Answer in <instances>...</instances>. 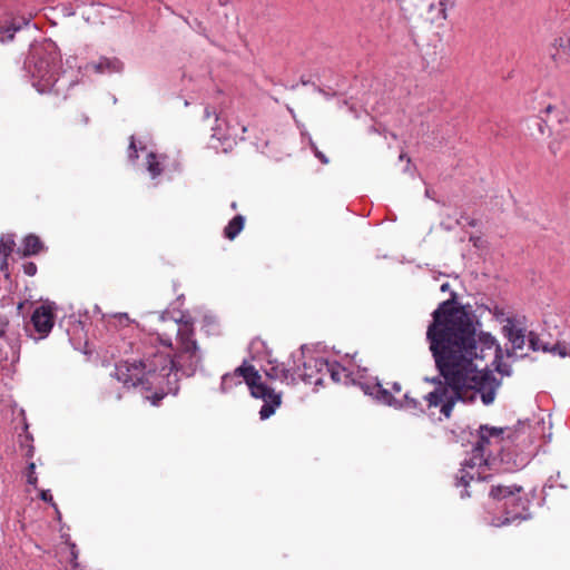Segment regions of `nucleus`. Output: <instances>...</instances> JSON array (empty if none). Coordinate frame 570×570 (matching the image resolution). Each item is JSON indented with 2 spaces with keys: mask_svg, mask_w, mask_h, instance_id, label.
Returning <instances> with one entry per match:
<instances>
[{
  "mask_svg": "<svg viewBox=\"0 0 570 570\" xmlns=\"http://www.w3.org/2000/svg\"><path fill=\"white\" fill-rule=\"evenodd\" d=\"M426 337L435 364L451 390L438 387L429 393L428 407L440 406L448 419L456 400L472 402L480 395L485 405L491 404L494 379L484 361L498 356L500 346L495 338L488 333L476 334L470 315L450 307L448 302L434 311Z\"/></svg>",
  "mask_w": 570,
  "mask_h": 570,
  "instance_id": "1",
  "label": "nucleus"
},
{
  "mask_svg": "<svg viewBox=\"0 0 570 570\" xmlns=\"http://www.w3.org/2000/svg\"><path fill=\"white\" fill-rule=\"evenodd\" d=\"M203 366V353L195 338L191 324L185 322L178 327L177 348L168 353L153 351L138 360H126L115 365L111 376L126 387L140 386L145 399L158 406L168 395L179 392V375L191 377Z\"/></svg>",
  "mask_w": 570,
  "mask_h": 570,
  "instance_id": "2",
  "label": "nucleus"
},
{
  "mask_svg": "<svg viewBox=\"0 0 570 570\" xmlns=\"http://www.w3.org/2000/svg\"><path fill=\"white\" fill-rule=\"evenodd\" d=\"M60 58L57 45L51 40H46L40 45L31 47L30 53L26 60V68L30 73L32 86L40 94L55 92L56 95H66L78 81L80 69L75 71L76 58L70 57L66 60L69 70L58 73L57 62Z\"/></svg>",
  "mask_w": 570,
  "mask_h": 570,
  "instance_id": "3",
  "label": "nucleus"
},
{
  "mask_svg": "<svg viewBox=\"0 0 570 570\" xmlns=\"http://www.w3.org/2000/svg\"><path fill=\"white\" fill-rule=\"evenodd\" d=\"M490 497L504 513L503 517L492 518L491 524L493 527L500 528L527 519L528 500L524 498L521 487L493 485L490 490Z\"/></svg>",
  "mask_w": 570,
  "mask_h": 570,
  "instance_id": "4",
  "label": "nucleus"
},
{
  "mask_svg": "<svg viewBox=\"0 0 570 570\" xmlns=\"http://www.w3.org/2000/svg\"><path fill=\"white\" fill-rule=\"evenodd\" d=\"M508 430L503 428H494L489 425H482L479 429V440L476 441L475 448L473 450V458L471 459V464H465L456 476V485L468 487L471 481L480 478V472L475 471V466L488 464L489 459L491 456L490 448L493 445H499L503 440V436Z\"/></svg>",
  "mask_w": 570,
  "mask_h": 570,
  "instance_id": "5",
  "label": "nucleus"
},
{
  "mask_svg": "<svg viewBox=\"0 0 570 570\" xmlns=\"http://www.w3.org/2000/svg\"><path fill=\"white\" fill-rule=\"evenodd\" d=\"M252 396L262 400L259 410L262 420L268 419L282 404V394L261 382L259 372L252 366Z\"/></svg>",
  "mask_w": 570,
  "mask_h": 570,
  "instance_id": "6",
  "label": "nucleus"
},
{
  "mask_svg": "<svg viewBox=\"0 0 570 570\" xmlns=\"http://www.w3.org/2000/svg\"><path fill=\"white\" fill-rule=\"evenodd\" d=\"M246 384L249 387V360L244 358L242 364L233 372L225 373L220 380L219 390L222 393H230L236 387Z\"/></svg>",
  "mask_w": 570,
  "mask_h": 570,
  "instance_id": "7",
  "label": "nucleus"
},
{
  "mask_svg": "<svg viewBox=\"0 0 570 570\" xmlns=\"http://www.w3.org/2000/svg\"><path fill=\"white\" fill-rule=\"evenodd\" d=\"M55 324L53 314L45 306L37 307L31 315V325L39 334L37 340L45 338L51 332Z\"/></svg>",
  "mask_w": 570,
  "mask_h": 570,
  "instance_id": "8",
  "label": "nucleus"
},
{
  "mask_svg": "<svg viewBox=\"0 0 570 570\" xmlns=\"http://www.w3.org/2000/svg\"><path fill=\"white\" fill-rule=\"evenodd\" d=\"M85 69L100 75H114L121 73L125 69V63L118 57L101 56L97 61L87 63Z\"/></svg>",
  "mask_w": 570,
  "mask_h": 570,
  "instance_id": "9",
  "label": "nucleus"
},
{
  "mask_svg": "<svg viewBox=\"0 0 570 570\" xmlns=\"http://www.w3.org/2000/svg\"><path fill=\"white\" fill-rule=\"evenodd\" d=\"M504 336L512 344L513 348L522 350L525 344V328L521 322L514 318H507L503 325Z\"/></svg>",
  "mask_w": 570,
  "mask_h": 570,
  "instance_id": "10",
  "label": "nucleus"
},
{
  "mask_svg": "<svg viewBox=\"0 0 570 570\" xmlns=\"http://www.w3.org/2000/svg\"><path fill=\"white\" fill-rule=\"evenodd\" d=\"M402 386L400 383H393L391 391H383L384 400L390 404L399 407L415 409L417 401L404 393L401 395Z\"/></svg>",
  "mask_w": 570,
  "mask_h": 570,
  "instance_id": "11",
  "label": "nucleus"
},
{
  "mask_svg": "<svg viewBox=\"0 0 570 570\" xmlns=\"http://www.w3.org/2000/svg\"><path fill=\"white\" fill-rule=\"evenodd\" d=\"M31 21L30 17H13L8 21L2 28V39L3 40H12L14 37V33L21 30L23 27H28Z\"/></svg>",
  "mask_w": 570,
  "mask_h": 570,
  "instance_id": "12",
  "label": "nucleus"
},
{
  "mask_svg": "<svg viewBox=\"0 0 570 570\" xmlns=\"http://www.w3.org/2000/svg\"><path fill=\"white\" fill-rule=\"evenodd\" d=\"M165 157L163 155H158L154 151H149L147 153L146 155V169L149 174V176L155 179L156 177H158L163 170H164V166H163V161H164Z\"/></svg>",
  "mask_w": 570,
  "mask_h": 570,
  "instance_id": "13",
  "label": "nucleus"
},
{
  "mask_svg": "<svg viewBox=\"0 0 570 570\" xmlns=\"http://www.w3.org/2000/svg\"><path fill=\"white\" fill-rule=\"evenodd\" d=\"M212 115V111L208 107L205 108V118H209ZM213 115L215 116V126L212 127V138H216L217 140L222 141L227 138L226 130L223 128L224 121L220 119V116L217 115L216 110L213 111Z\"/></svg>",
  "mask_w": 570,
  "mask_h": 570,
  "instance_id": "14",
  "label": "nucleus"
},
{
  "mask_svg": "<svg viewBox=\"0 0 570 570\" xmlns=\"http://www.w3.org/2000/svg\"><path fill=\"white\" fill-rule=\"evenodd\" d=\"M245 217L242 215L235 216L224 228V236L228 239H234L243 229Z\"/></svg>",
  "mask_w": 570,
  "mask_h": 570,
  "instance_id": "15",
  "label": "nucleus"
},
{
  "mask_svg": "<svg viewBox=\"0 0 570 570\" xmlns=\"http://www.w3.org/2000/svg\"><path fill=\"white\" fill-rule=\"evenodd\" d=\"M203 331L207 335H218L219 334V324L215 316L212 315H205L203 317Z\"/></svg>",
  "mask_w": 570,
  "mask_h": 570,
  "instance_id": "16",
  "label": "nucleus"
},
{
  "mask_svg": "<svg viewBox=\"0 0 570 570\" xmlns=\"http://www.w3.org/2000/svg\"><path fill=\"white\" fill-rule=\"evenodd\" d=\"M268 367H264L263 371L267 377L271 379H281L284 374V368L278 364L274 365L273 361L268 360Z\"/></svg>",
  "mask_w": 570,
  "mask_h": 570,
  "instance_id": "17",
  "label": "nucleus"
},
{
  "mask_svg": "<svg viewBox=\"0 0 570 570\" xmlns=\"http://www.w3.org/2000/svg\"><path fill=\"white\" fill-rule=\"evenodd\" d=\"M22 249H43V245L37 235L29 234L23 239V248Z\"/></svg>",
  "mask_w": 570,
  "mask_h": 570,
  "instance_id": "18",
  "label": "nucleus"
},
{
  "mask_svg": "<svg viewBox=\"0 0 570 570\" xmlns=\"http://www.w3.org/2000/svg\"><path fill=\"white\" fill-rule=\"evenodd\" d=\"M138 150H146L145 146H139V148L136 145L134 136L130 137V144L128 147V159L130 161H134L136 158H138Z\"/></svg>",
  "mask_w": 570,
  "mask_h": 570,
  "instance_id": "19",
  "label": "nucleus"
},
{
  "mask_svg": "<svg viewBox=\"0 0 570 570\" xmlns=\"http://www.w3.org/2000/svg\"><path fill=\"white\" fill-rule=\"evenodd\" d=\"M14 234H4L0 239L1 249H14L16 247Z\"/></svg>",
  "mask_w": 570,
  "mask_h": 570,
  "instance_id": "20",
  "label": "nucleus"
},
{
  "mask_svg": "<svg viewBox=\"0 0 570 570\" xmlns=\"http://www.w3.org/2000/svg\"><path fill=\"white\" fill-rule=\"evenodd\" d=\"M35 470H36V464L33 462H30L27 468V482L33 487H36L37 482H38V478L36 475Z\"/></svg>",
  "mask_w": 570,
  "mask_h": 570,
  "instance_id": "21",
  "label": "nucleus"
},
{
  "mask_svg": "<svg viewBox=\"0 0 570 570\" xmlns=\"http://www.w3.org/2000/svg\"><path fill=\"white\" fill-rule=\"evenodd\" d=\"M553 352L561 357L570 356V343L557 344L553 347Z\"/></svg>",
  "mask_w": 570,
  "mask_h": 570,
  "instance_id": "22",
  "label": "nucleus"
},
{
  "mask_svg": "<svg viewBox=\"0 0 570 570\" xmlns=\"http://www.w3.org/2000/svg\"><path fill=\"white\" fill-rule=\"evenodd\" d=\"M39 498L43 502H47V503L51 504L56 509V511L58 512L57 504L53 501V498H52V494H51L50 490H42L40 492V494H39Z\"/></svg>",
  "mask_w": 570,
  "mask_h": 570,
  "instance_id": "23",
  "label": "nucleus"
},
{
  "mask_svg": "<svg viewBox=\"0 0 570 570\" xmlns=\"http://www.w3.org/2000/svg\"><path fill=\"white\" fill-rule=\"evenodd\" d=\"M24 429L28 430V425L27 424H26ZM24 438H26V442H30V444H28V450H27V453H26V456L30 459L35 454V446L31 444V442L33 441V438H32V435L28 431H26Z\"/></svg>",
  "mask_w": 570,
  "mask_h": 570,
  "instance_id": "24",
  "label": "nucleus"
},
{
  "mask_svg": "<svg viewBox=\"0 0 570 570\" xmlns=\"http://www.w3.org/2000/svg\"><path fill=\"white\" fill-rule=\"evenodd\" d=\"M309 145H311L312 150L314 151L315 157L322 164H324V165L328 164V158L321 150H318L317 146L313 141H311Z\"/></svg>",
  "mask_w": 570,
  "mask_h": 570,
  "instance_id": "25",
  "label": "nucleus"
},
{
  "mask_svg": "<svg viewBox=\"0 0 570 570\" xmlns=\"http://www.w3.org/2000/svg\"><path fill=\"white\" fill-rule=\"evenodd\" d=\"M23 272L28 276H35L37 274V265L33 262H27L22 265Z\"/></svg>",
  "mask_w": 570,
  "mask_h": 570,
  "instance_id": "26",
  "label": "nucleus"
},
{
  "mask_svg": "<svg viewBox=\"0 0 570 570\" xmlns=\"http://www.w3.org/2000/svg\"><path fill=\"white\" fill-rule=\"evenodd\" d=\"M255 348L257 353H259L261 347L265 351L266 357L268 358L271 356L269 352H267V347L264 341L256 338L252 341V348Z\"/></svg>",
  "mask_w": 570,
  "mask_h": 570,
  "instance_id": "27",
  "label": "nucleus"
},
{
  "mask_svg": "<svg viewBox=\"0 0 570 570\" xmlns=\"http://www.w3.org/2000/svg\"><path fill=\"white\" fill-rule=\"evenodd\" d=\"M438 6H439L440 18L442 20H446L448 19L446 1L441 0Z\"/></svg>",
  "mask_w": 570,
  "mask_h": 570,
  "instance_id": "28",
  "label": "nucleus"
},
{
  "mask_svg": "<svg viewBox=\"0 0 570 570\" xmlns=\"http://www.w3.org/2000/svg\"><path fill=\"white\" fill-rule=\"evenodd\" d=\"M269 142H271V139H262V138H257V141H256V148L257 149H261L262 153H265L266 149L268 148L269 146Z\"/></svg>",
  "mask_w": 570,
  "mask_h": 570,
  "instance_id": "29",
  "label": "nucleus"
},
{
  "mask_svg": "<svg viewBox=\"0 0 570 570\" xmlns=\"http://www.w3.org/2000/svg\"><path fill=\"white\" fill-rule=\"evenodd\" d=\"M71 556H72V560H71L72 568L73 569L80 568V564L77 561L78 554L75 550L71 551Z\"/></svg>",
  "mask_w": 570,
  "mask_h": 570,
  "instance_id": "30",
  "label": "nucleus"
},
{
  "mask_svg": "<svg viewBox=\"0 0 570 570\" xmlns=\"http://www.w3.org/2000/svg\"><path fill=\"white\" fill-rule=\"evenodd\" d=\"M7 324V322H2V320L0 318V337L4 335Z\"/></svg>",
  "mask_w": 570,
  "mask_h": 570,
  "instance_id": "31",
  "label": "nucleus"
},
{
  "mask_svg": "<svg viewBox=\"0 0 570 570\" xmlns=\"http://www.w3.org/2000/svg\"><path fill=\"white\" fill-rule=\"evenodd\" d=\"M18 254H21V257H29L31 255L38 254L39 252H17Z\"/></svg>",
  "mask_w": 570,
  "mask_h": 570,
  "instance_id": "32",
  "label": "nucleus"
},
{
  "mask_svg": "<svg viewBox=\"0 0 570 570\" xmlns=\"http://www.w3.org/2000/svg\"><path fill=\"white\" fill-rule=\"evenodd\" d=\"M449 287H450L449 283H444V284L441 285V291L442 292H446V291H449Z\"/></svg>",
  "mask_w": 570,
  "mask_h": 570,
  "instance_id": "33",
  "label": "nucleus"
},
{
  "mask_svg": "<svg viewBox=\"0 0 570 570\" xmlns=\"http://www.w3.org/2000/svg\"><path fill=\"white\" fill-rule=\"evenodd\" d=\"M471 240L473 242V246H474V247H478V246H479L478 242L480 240V238H473V237H471Z\"/></svg>",
  "mask_w": 570,
  "mask_h": 570,
  "instance_id": "34",
  "label": "nucleus"
},
{
  "mask_svg": "<svg viewBox=\"0 0 570 570\" xmlns=\"http://www.w3.org/2000/svg\"><path fill=\"white\" fill-rule=\"evenodd\" d=\"M11 252H0V254H3V257L7 258Z\"/></svg>",
  "mask_w": 570,
  "mask_h": 570,
  "instance_id": "35",
  "label": "nucleus"
},
{
  "mask_svg": "<svg viewBox=\"0 0 570 570\" xmlns=\"http://www.w3.org/2000/svg\"><path fill=\"white\" fill-rule=\"evenodd\" d=\"M465 495H466V497H469L470 494H469L466 491H463V492L461 493V497H462V498H464Z\"/></svg>",
  "mask_w": 570,
  "mask_h": 570,
  "instance_id": "36",
  "label": "nucleus"
},
{
  "mask_svg": "<svg viewBox=\"0 0 570 570\" xmlns=\"http://www.w3.org/2000/svg\"><path fill=\"white\" fill-rule=\"evenodd\" d=\"M119 318H128L127 314H119Z\"/></svg>",
  "mask_w": 570,
  "mask_h": 570,
  "instance_id": "37",
  "label": "nucleus"
},
{
  "mask_svg": "<svg viewBox=\"0 0 570 570\" xmlns=\"http://www.w3.org/2000/svg\"><path fill=\"white\" fill-rule=\"evenodd\" d=\"M552 109H553V107H552V106H548V107H547V109H546V111H547V112H550Z\"/></svg>",
  "mask_w": 570,
  "mask_h": 570,
  "instance_id": "38",
  "label": "nucleus"
},
{
  "mask_svg": "<svg viewBox=\"0 0 570 570\" xmlns=\"http://www.w3.org/2000/svg\"><path fill=\"white\" fill-rule=\"evenodd\" d=\"M530 343L533 346V350H537V347L534 346V341L532 338H530Z\"/></svg>",
  "mask_w": 570,
  "mask_h": 570,
  "instance_id": "39",
  "label": "nucleus"
},
{
  "mask_svg": "<svg viewBox=\"0 0 570 570\" xmlns=\"http://www.w3.org/2000/svg\"><path fill=\"white\" fill-rule=\"evenodd\" d=\"M183 298H184V295H179V296L177 297V299H179V301H183Z\"/></svg>",
  "mask_w": 570,
  "mask_h": 570,
  "instance_id": "40",
  "label": "nucleus"
},
{
  "mask_svg": "<svg viewBox=\"0 0 570 570\" xmlns=\"http://www.w3.org/2000/svg\"><path fill=\"white\" fill-rule=\"evenodd\" d=\"M83 122H85V124H87V122H88V118H87V117H85V118H83Z\"/></svg>",
  "mask_w": 570,
  "mask_h": 570,
  "instance_id": "41",
  "label": "nucleus"
},
{
  "mask_svg": "<svg viewBox=\"0 0 570 570\" xmlns=\"http://www.w3.org/2000/svg\"><path fill=\"white\" fill-rule=\"evenodd\" d=\"M76 570H82V569L78 568V569H76Z\"/></svg>",
  "mask_w": 570,
  "mask_h": 570,
  "instance_id": "42",
  "label": "nucleus"
}]
</instances>
